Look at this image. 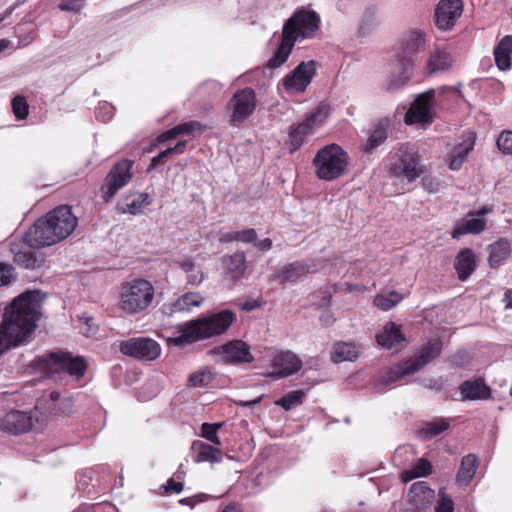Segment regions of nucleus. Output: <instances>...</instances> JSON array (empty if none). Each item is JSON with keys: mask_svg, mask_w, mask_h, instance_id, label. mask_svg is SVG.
<instances>
[{"mask_svg": "<svg viewBox=\"0 0 512 512\" xmlns=\"http://www.w3.org/2000/svg\"><path fill=\"white\" fill-rule=\"evenodd\" d=\"M222 426L223 423H203L200 428V435L215 445H221L217 432Z\"/></svg>", "mask_w": 512, "mask_h": 512, "instance_id": "obj_47", "label": "nucleus"}, {"mask_svg": "<svg viewBox=\"0 0 512 512\" xmlns=\"http://www.w3.org/2000/svg\"><path fill=\"white\" fill-rule=\"evenodd\" d=\"M212 496L206 493H198L191 497H186L179 500L181 505L189 506L190 508H194L197 504L205 502L211 499Z\"/></svg>", "mask_w": 512, "mask_h": 512, "instance_id": "obj_53", "label": "nucleus"}, {"mask_svg": "<svg viewBox=\"0 0 512 512\" xmlns=\"http://www.w3.org/2000/svg\"><path fill=\"white\" fill-rule=\"evenodd\" d=\"M309 272L310 267L307 263L304 261H295L286 265L277 273L276 277L280 280V283L294 284Z\"/></svg>", "mask_w": 512, "mask_h": 512, "instance_id": "obj_29", "label": "nucleus"}, {"mask_svg": "<svg viewBox=\"0 0 512 512\" xmlns=\"http://www.w3.org/2000/svg\"><path fill=\"white\" fill-rule=\"evenodd\" d=\"M261 305H262V302L259 299H246L241 304V309L244 311H252L256 308L261 307Z\"/></svg>", "mask_w": 512, "mask_h": 512, "instance_id": "obj_60", "label": "nucleus"}, {"mask_svg": "<svg viewBox=\"0 0 512 512\" xmlns=\"http://www.w3.org/2000/svg\"><path fill=\"white\" fill-rule=\"evenodd\" d=\"M415 372L416 370H414L409 360L405 361L404 363L395 365L375 380V389L378 391L383 390L388 385L394 384L400 381L406 375H411Z\"/></svg>", "mask_w": 512, "mask_h": 512, "instance_id": "obj_26", "label": "nucleus"}, {"mask_svg": "<svg viewBox=\"0 0 512 512\" xmlns=\"http://www.w3.org/2000/svg\"><path fill=\"white\" fill-rule=\"evenodd\" d=\"M178 136V131L176 130V127H173L165 132H163L161 135L158 136V141L160 143L166 142L168 140L174 139Z\"/></svg>", "mask_w": 512, "mask_h": 512, "instance_id": "obj_62", "label": "nucleus"}, {"mask_svg": "<svg viewBox=\"0 0 512 512\" xmlns=\"http://www.w3.org/2000/svg\"><path fill=\"white\" fill-rule=\"evenodd\" d=\"M317 62L314 60L300 62L283 79L282 85L290 94L303 93L316 75Z\"/></svg>", "mask_w": 512, "mask_h": 512, "instance_id": "obj_11", "label": "nucleus"}, {"mask_svg": "<svg viewBox=\"0 0 512 512\" xmlns=\"http://www.w3.org/2000/svg\"><path fill=\"white\" fill-rule=\"evenodd\" d=\"M435 90L429 89L417 96L406 114V122L426 123L431 121V108Z\"/></svg>", "mask_w": 512, "mask_h": 512, "instance_id": "obj_17", "label": "nucleus"}, {"mask_svg": "<svg viewBox=\"0 0 512 512\" xmlns=\"http://www.w3.org/2000/svg\"><path fill=\"white\" fill-rule=\"evenodd\" d=\"M186 141H179L173 147H169L163 151H161L158 155L154 156L151 159V163L149 165V170L155 168L159 164H163L167 161L168 158L174 155H180L185 151Z\"/></svg>", "mask_w": 512, "mask_h": 512, "instance_id": "obj_41", "label": "nucleus"}, {"mask_svg": "<svg viewBox=\"0 0 512 512\" xmlns=\"http://www.w3.org/2000/svg\"><path fill=\"white\" fill-rule=\"evenodd\" d=\"M166 491H173L175 493H180L183 490V482L175 481L173 478L169 479L166 485Z\"/></svg>", "mask_w": 512, "mask_h": 512, "instance_id": "obj_61", "label": "nucleus"}, {"mask_svg": "<svg viewBox=\"0 0 512 512\" xmlns=\"http://www.w3.org/2000/svg\"><path fill=\"white\" fill-rule=\"evenodd\" d=\"M272 366L275 371L271 375L279 379L298 372L302 367V361L296 354L286 351L274 357Z\"/></svg>", "mask_w": 512, "mask_h": 512, "instance_id": "obj_20", "label": "nucleus"}, {"mask_svg": "<svg viewBox=\"0 0 512 512\" xmlns=\"http://www.w3.org/2000/svg\"><path fill=\"white\" fill-rule=\"evenodd\" d=\"M497 146L504 154H512V131L502 132L497 139Z\"/></svg>", "mask_w": 512, "mask_h": 512, "instance_id": "obj_51", "label": "nucleus"}, {"mask_svg": "<svg viewBox=\"0 0 512 512\" xmlns=\"http://www.w3.org/2000/svg\"><path fill=\"white\" fill-rule=\"evenodd\" d=\"M422 183L429 192H436L438 190L439 183L431 177H424Z\"/></svg>", "mask_w": 512, "mask_h": 512, "instance_id": "obj_63", "label": "nucleus"}, {"mask_svg": "<svg viewBox=\"0 0 512 512\" xmlns=\"http://www.w3.org/2000/svg\"><path fill=\"white\" fill-rule=\"evenodd\" d=\"M304 399H305L304 391L294 390V391L287 393L280 399H278L275 402V404L277 406H280L281 408H283L286 411H290V410L296 408L297 406L301 405L303 403Z\"/></svg>", "mask_w": 512, "mask_h": 512, "instance_id": "obj_42", "label": "nucleus"}, {"mask_svg": "<svg viewBox=\"0 0 512 512\" xmlns=\"http://www.w3.org/2000/svg\"><path fill=\"white\" fill-rule=\"evenodd\" d=\"M431 464L426 459H420L411 471H405L402 474L403 480L409 481L417 477H425L431 473Z\"/></svg>", "mask_w": 512, "mask_h": 512, "instance_id": "obj_46", "label": "nucleus"}, {"mask_svg": "<svg viewBox=\"0 0 512 512\" xmlns=\"http://www.w3.org/2000/svg\"><path fill=\"white\" fill-rule=\"evenodd\" d=\"M402 299L403 295L397 291H383L375 296L374 304L379 309L388 311L389 309L396 306Z\"/></svg>", "mask_w": 512, "mask_h": 512, "instance_id": "obj_40", "label": "nucleus"}, {"mask_svg": "<svg viewBox=\"0 0 512 512\" xmlns=\"http://www.w3.org/2000/svg\"><path fill=\"white\" fill-rule=\"evenodd\" d=\"M358 349L354 343L339 342L333 347L331 359L335 363L343 361H355L358 357Z\"/></svg>", "mask_w": 512, "mask_h": 512, "instance_id": "obj_37", "label": "nucleus"}, {"mask_svg": "<svg viewBox=\"0 0 512 512\" xmlns=\"http://www.w3.org/2000/svg\"><path fill=\"white\" fill-rule=\"evenodd\" d=\"M476 267L475 254L470 248H464L456 256L454 268L461 281L467 280Z\"/></svg>", "mask_w": 512, "mask_h": 512, "instance_id": "obj_27", "label": "nucleus"}, {"mask_svg": "<svg viewBox=\"0 0 512 512\" xmlns=\"http://www.w3.org/2000/svg\"><path fill=\"white\" fill-rule=\"evenodd\" d=\"M512 36L506 35L497 44L494 49V58L497 67L500 70L511 68Z\"/></svg>", "mask_w": 512, "mask_h": 512, "instance_id": "obj_32", "label": "nucleus"}, {"mask_svg": "<svg viewBox=\"0 0 512 512\" xmlns=\"http://www.w3.org/2000/svg\"><path fill=\"white\" fill-rule=\"evenodd\" d=\"M40 292L28 290L6 308L0 324V355L29 341L40 316Z\"/></svg>", "mask_w": 512, "mask_h": 512, "instance_id": "obj_1", "label": "nucleus"}, {"mask_svg": "<svg viewBox=\"0 0 512 512\" xmlns=\"http://www.w3.org/2000/svg\"><path fill=\"white\" fill-rule=\"evenodd\" d=\"M440 499L435 507V512H453L454 503L451 497L440 491Z\"/></svg>", "mask_w": 512, "mask_h": 512, "instance_id": "obj_52", "label": "nucleus"}, {"mask_svg": "<svg viewBox=\"0 0 512 512\" xmlns=\"http://www.w3.org/2000/svg\"><path fill=\"white\" fill-rule=\"evenodd\" d=\"M449 427V421L447 419L441 418L439 420L427 422L420 430V433L423 438L431 439L446 431Z\"/></svg>", "mask_w": 512, "mask_h": 512, "instance_id": "obj_43", "label": "nucleus"}, {"mask_svg": "<svg viewBox=\"0 0 512 512\" xmlns=\"http://www.w3.org/2000/svg\"><path fill=\"white\" fill-rule=\"evenodd\" d=\"M12 111L18 120L26 119L29 114V105L23 96L12 99Z\"/></svg>", "mask_w": 512, "mask_h": 512, "instance_id": "obj_49", "label": "nucleus"}, {"mask_svg": "<svg viewBox=\"0 0 512 512\" xmlns=\"http://www.w3.org/2000/svg\"><path fill=\"white\" fill-rule=\"evenodd\" d=\"M154 288L150 282L137 279L123 286L120 308L128 314L144 311L152 303Z\"/></svg>", "mask_w": 512, "mask_h": 512, "instance_id": "obj_7", "label": "nucleus"}, {"mask_svg": "<svg viewBox=\"0 0 512 512\" xmlns=\"http://www.w3.org/2000/svg\"><path fill=\"white\" fill-rule=\"evenodd\" d=\"M425 41V34L421 31H412L409 34L405 48L391 63L389 78L385 85L387 91L398 90L409 82L414 73L416 54L423 48Z\"/></svg>", "mask_w": 512, "mask_h": 512, "instance_id": "obj_4", "label": "nucleus"}, {"mask_svg": "<svg viewBox=\"0 0 512 512\" xmlns=\"http://www.w3.org/2000/svg\"><path fill=\"white\" fill-rule=\"evenodd\" d=\"M232 109L230 122L233 125L242 123L251 116L256 108V93L250 87H245L235 92L228 103Z\"/></svg>", "mask_w": 512, "mask_h": 512, "instance_id": "obj_13", "label": "nucleus"}, {"mask_svg": "<svg viewBox=\"0 0 512 512\" xmlns=\"http://www.w3.org/2000/svg\"><path fill=\"white\" fill-rule=\"evenodd\" d=\"M38 367L47 373L64 371L79 379L87 369V362L81 356H73L68 352L59 351L40 358Z\"/></svg>", "mask_w": 512, "mask_h": 512, "instance_id": "obj_8", "label": "nucleus"}, {"mask_svg": "<svg viewBox=\"0 0 512 512\" xmlns=\"http://www.w3.org/2000/svg\"><path fill=\"white\" fill-rule=\"evenodd\" d=\"M321 24L317 12L306 8L295 11L283 24L280 43L273 56L267 61L270 70L281 67L288 60L295 43L315 36Z\"/></svg>", "mask_w": 512, "mask_h": 512, "instance_id": "obj_2", "label": "nucleus"}, {"mask_svg": "<svg viewBox=\"0 0 512 512\" xmlns=\"http://www.w3.org/2000/svg\"><path fill=\"white\" fill-rule=\"evenodd\" d=\"M462 12L461 0H441L435 8V24L441 30H450Z\"/></svg>", "mask_w": 512, "mask_h": 512, "instance_id": "obj_16", "label": "nucleus"}, {"mask_svg": "<svg viewBox=\"0 0 512 512\" xmlns=\"http://www.w3.org/2000/svg\"><path fill=\"white\" fill-rule=\"evenodd\" d=\"M328 116V108L324 105L318 106L309 116L298 124H292L289 128L287 146L290 153H294L307 141Z\"/></svg>", "mask_w": 512, "mask_h": 512, "instance_id": "obj_9", "label": "nucleus"}, {"mask_svg": "<svg viewBox=\"0 0 512 512\" xmlns=\"http://www.w3.org/2000/svg\"><path fill=\"white\" fill-rule=\"evenodd\" d=\"M119 350L126 356L145 361L155 360L161 353L158 342L147 337H135L122 341Z\"/></svg>", "mask_w": 512, "mask_h": 512, "instance_id": "obj_12", "label": "nucleus"}, {"mask_svg": "<svg viewBox=\"0 0 512 512\" xmlns=\"http://www.w3.org/2000/svg\"><path fill=\"white\" fill-rule=\"evenodd\" d=\"M377 9L375 6H369L365 9L363 14L362 23L360 25V31H364L366 27L371 26L375 22Z\"/></svg>", "mask_w": 512, "mask_h": 512, "instance_id": "obj_55", "label": "nucleus"}, {"mask_svg": "<svg viewBox=\"0 0 512 512\" xmlns=\"http://www.w3.org/2000/svg\"><path fill=\"white\" fill-rule=\"evenodd\" d=\"M488 262L491 268L498 267L511 253L510 242L505 238H500L488 246Z\"/></svg>", "mask_w": 512, "mask_h": 512, "instance_id": "obj_33", "label": "nucleus"}, {"mask_svg": "<svg viewBox=\"0 0 512 512\" xmlns=\"http://www.w3.org/2000/svg\"><path fill=\"white\" fill-rule=\"evenodd\" d=\"M223 353L226 363H251L254 361L253 355L250 353L249 345L242 340L230 341L218 348Z\"/></svg>", "mask_w": 512, "mask_h": 512, "instance_id": "obj_19", "label": "nucleus"}, {"mask_svg": "<svg viewBox=\"0 0 512 512\" xmlns=\"http://www.w3.org/2000/svg\"><path fill=\"white\" fill-rule=\"evenodd\" d=\"M31 249L25 243L11 246V252L14 255L13 260L19 267L34 270L42 266L45 260L43 254L33 252Z\"/></svg>", "mask_w": 512, "mask_h": 512, "instance_id": "obj_21", "label": "nucleus"}, {"mask_svg": "<svg viewBox=\"0 0 512 512\" xmlns=\"http://www.w3.org/2000/svg\"><path fill=\"white\" fill-rule=\"evenodd\" d=\"M471 355L468 351L461 349L458 350L448 357V362L456 367L464 368L471 362Z\"/></svg>", "mask_w": 512, "mask_h": 512, "instance_id": "obj_50", "label": "nucleus"}, {"mask_svg": "<svg viewBox=\"0 0 512 512\" xmlns=\"http://www.w3.org/2000/svg\"><path fill=\"white\" fill-rule=\"evenodd\" d=\"M222 265L226 273L231 275V279L237 281L246 271V256L243 251H236L232 255H226L222 258Z\"/></svg>", "mask_w": 512, "mask_h": 512, "instance_id": "obj_28", "label": "nucleus"}, {"mask_svg": "<svg viewBox=\"0 0 512 512\" xmlns=\"http://www.w3.org/2000/svg\"><path fill=\"white\" fill-rule=\"evenodd\" d=\"M60 399L61 394L58 391L45 392L41 399H38L36 407H40L43 403L50 401V404L47 406V410L50 413H56L62 410V407L59 404Z\"/></svg>", "mask_w": 512, "mask_h": 512, "instance_id": "obj_48", "label": "nucleus"}, {"mask_svg": "<svg viewBox=\"0 0 512 512\" xmlns=\"http://www.w3.org/2000/svg\"><path fill=\"white\" fill-rule=\"evenodd\" d=\"M424 172L425 166L422 164L418 151L409 144H403L399 147L389 165L390 175L407 182L415 181Z\"/></svg>", "mask_w": 512, "mask_h": 512, "instance_id": "obj_6", "label": "nucleus"}, {"mask_svg": "<svg viewBox=\"0 0 512 512\" xmlns=\"http://www.w3.org/2000/svg\"><path fill=\"white\" fill-rule=\"evenodd\" d=\"M474 142H466L464 145H460L457 147L452 154V158L450 160L449 167L452 170H457L461 167L462 163L465 161L469 152L473 149Z\"/></svg>", "mask_w": 512, "mask_h": 512, "instance_id": "obj_45", "label": "nucleus"}, {"mask_svg": "<svg viewBox=\"0 0 512 512\" xmlns=\"http://www.w3.org/2000/svg\"><path fill=\"white\" fill-rule=\"evenodd\" d=\"M133 165V160L122 159L112 166L101 186L104 202H109L118 190L122 189L130 182L133 176Z\"/></svg>", "mask_w": 512, "mask_h": 512, "instance_id": "obj_10", "label": "nucleus"}, {"mask_svg": "<svg viewBox=\"0 0 512 512\" xmlns=\"http://www.w3.org/2000/svg\"><path fill=\"white\" fill-rule=\"evenodd\" d=\"M410 504L418 509L426 511L432 505L435 497V492L426 482L420 481L412 484L408 493Z\"/></svg>", "mask_w": 512, "mask_h": 512, "instance_id": "obj_25", "label": "nucleus"}, {"mask_svg": "<svg viewBox=\"0 0 512 512\" xmlns=\"http://www.w3.org/2000/svg\"><path fill=\"white\" fill-rule=\"evenodd\" d=\"M192 449L195 452V462H220L222 459V451L214 446L205 442L196 440L192 444Z\"/></svg>", "mask_w": 512, "mask_h": 512, "instance_id": "obj_31", "label": "nucleus"}, {"mask_svg": "<svg viewBox=\"0 0 512 512\" xmlns=\"http://www.w3.org/2000/svg\"><path fill=\"white\" fill-rule=\"evenodd\" d=\"M348 154L337 144L321 148L313 159L316 175L319 179L333 181L341 177L348 165Z\"/></svg>", "mask_w": 512, "mask_h": 512, "instance_id": "obj_5", "label": "nucleus"}, {"mask_svg": "<svg viewBox=\"0 0 512 512\" xmlns=\"http://www.w3.org/2000/svg\"><path fill=\"white\" fill-rule=\"evenodd\" d=\"M203 300L204 298L198 293H185L166 308V313L173 314L175 312L189 311L192 307H199Z\"/></svg>", "mask_w": 512, "mask_h": 512, "instance_id": "obj_35", "label": "nucleus"}, {"mask_svg": "<svg viewBox=\"0 0 512 512\" xmlns=\"http://www.w3.org/2000/svg\"><path fill=\"white\" fill-rule=\"evenodd\" d=\"M31 427L32 418L27 412L10 410L0 417V429L8 433H25Z\"/></svg>", "mask_w": 512, "mask_h": 512, "instance_id": "obj_18", "label": "nucleus"}, {"mask_svg": "<svg viewBox=\"0 0 512 512\" xmlns=\"http://www.w3.org/2000/svg\"><path fill=\"white\" fill-rule=\"evenodd\" d=\"M46 219L50 223V228L59 237V241L66 239L76 228L78 220L73 215L71 208L67 205H61L46 214Z\"/></svg>", "mask_w": 512, "mask_h": 512, "instance_id": "obj_14", "label": "nucleus"}, {"mask_svg": "<svg viewBox=\"0 0 512 512\" xmlns=\"http://www.w3.org/2000/svg\"><path fill=\"white\" fill-rule=\"evenodd\" d=\"M485 228L486 219L477 217L469 211L462 219L455 223L450 234L453 239H459L461 236L466 234H480L485 230Z\"/></svg>", "mask_w": 512, "mask_h": 512, "instance_id": "obj_24", "label": "nucleus"}, {"mask_svg": "<svg viewBox=\"0 0 512 512\" xmlns=\"http://www.w3.org/2000/svg\"><path fill=\"white\" fill-rule=\"evenodd\" d=\"M25 244L30 248H42L59 242V237L50 228L46 217L39 218L24 236Z\"/></svg>", "mask_w": 512, "mask_h": 512, "instance_id": "obj_15", "label": "nucleus"}, {"mask_svg": "<svg viewBox=\"0 0 512 512\" xmlns=\"http://www.w3.org/2000/svg\"><path fill=\"white\" fill-rule=\"evenodd\" d=\"M254 246L257 250L266 252L272 248V240L270 238H265L260 241H255Z\"/></svg>", "mask_w": 512, "mask_h": 512, "instance_id": "obj_64", "label": "nucleus"}, {"mask_svg": "<svg viewBox=\"0 0 512 512\" xmlns=\"http://www.w3.org/2000/svg\"><path fill=\"white\" fill-rule=\"evenodd\" d=\"M451 64V57L448 53L442 50H435L429 56L427 61V73L432 75L439 71H444L449 68Z\"/></svg>", "mask_w": 512, "mask_h": 512, "instance_id": "obj_38", "label": "nucleus"}, {"mask_svg": "<svg viewBox=\"0 0 512 512\" xmlns=\"http://www.w3.org/2000/svg\"><path fill=\"white\" fill-rule=\"evenodd\" d=\"M14 278V268L10 264L0 262V286L10 284Z\"/></svg>", "mask_w": 512, "mask_h": 512, "instance_id": "obj_54", "label": "nucleus"}, {"mask_svg": "<svg viewBox=\"0 0 512 512\" xmlns=\"http://www.w3.org/2000/svg\"><path fill=\"white\" fill-rule=\"evenodd\" d=\"M175 127H176V130L178 131V135H182V134H190L194 130H201L202 124L197 121H190V122L179 124Z\"/></svg>", "mask_w": 512, "mask_h": 512, "instance_id": "obj_57", "label": "nucleus"}, {"mask_svg": "<svg viewBox=\"0 0 512 512\" xmlns=\"http://www.w3.org/2000/svg\"><path fill=\"white\" fill-rule=\"evenodd\" d=\"M461 400H488L492 397L491 388L486 385L482 378L465 380L459 386Z\"/></svg>", "mask_w": 512, "mask_h": 512, "instance_id": "obj_23", "label": "nucleus"}, {"mask_svg": "<svg viewBox=\"0 0 512 512\" xmlns=\"http://www.w3.org/2000/svg\"><path fill=\"white\" fill-rule=\"evenodd\" d=\"M203 279H204V274L199 267L195 268L193 272L187 273V283L188 284L199 285L202 283Z\"/></svg>", "mask_w": 512, "mask_h": 512, "instance_id": "obj_59", "label": "nucleus"}, {"mask_svg": "<svg viewBox=\"0 0 512 512\" xmlns=\"http://www.w3.org/2000/svg\"><path fill=\"white\" fill-rule=\"evenodd\" d=\"M477 467L478 459L474 454L464 456L456 476V483L460 486H467L472 481Z\"/></svg>", "mask_w": 512, "mask_h": 512, "instance_id": "obj_34", "label": "nucleus"}, {"mask_svg": "<svg viewBox=\"0 0 512 512\" xmlns=\"http://www.w3.org/2000/svg\"><path fill=\"white\" fill-rule=\"evenodd\" d=\"M150 203L151 200L147 193H138L131 201H128V198H126L125 202H119L117 204V210L122 214L129 213L131 215H137Z\"/></svg>", "mask_w": 512, "mask_h": 512, "instance_id": "obj_36", "label": "nucleus"}, {"mask_svg": "<svg viewBox=\"0 0 512 512\" xmlns=\"http://www.w3.org/2000/svg\"><path fill=\"white\" fill-rule=\"evenodd\" d=\"M376 341L380 346L392 349L405 341V337L401 332L400 326L394 322H388L384 327V331L376 335Z\"/></svg>", "mask_w": 512, "mask_h": 512, "instance_id": "obj_30", "label": "nucleus"}, {"mask_svg": "<svg viewBox=\"0 0 512 512\" xmlns=\"http://www.w3.org/2000/svg\"><path fill=\"white\" fill-rule=\"evenodd\" d=\"M238 233V241L249 244V243H255L257 240V233L256 230L253 228H247L242 231H237Z\"/></svg>", "mask_w": 512, "mask_h": 512, "instance_id": "obj_56", "label": "nucleus"}, {"mask_svg": "<svg viewBox=\"0 0 512 512\" xmlns=\"http://www.w3.org/2000/svg\"><path fill=\"white\" fill-rule=\"evenodd\" d=\"M387 127L388 121H380L374 126L365 145L364 150L366 153H372L375 148L387 139Z\"/></svg>", "mask_w": 512, "mask_h": 512, "instance_id": "obj_39", "label": "nucleus"}, {"mask_svg": "<svg viewBox=\"0 0 512 512\" xmlns=\"http://www.w3.org/2000/svg\"><path fill=\"white\" fill-rule=\"evenodd\" d=\"M81 8V0H63L59 4V9L62 11L79 12Z\"/></svg>", "mask_w": 512, "mask_h": 512, "instance_id": "obj_58", "label": "nucleus"}, {"mask_svg": "<svg viewBox=\"0 0 512 512\" xmlns=\"http://www.w3.org/2000/svg\"><path fill=\"white\" fill-rule=\"evenodd\" d=\"M236 320L230 310H222L208 316L198 317L185 322L180 327L181 334L168 338V344L182 347L186 344L212 338L225 333Z\"/></svg>", "mask_w": 512, "mask_h": 512, "instance_id": "obj_3", "label": "nucleus"}, {"mask_svg": "<svg viewBox=\"0 0 512 512\" xmlns=\"http://www.w3.org/2000/svg\"><path fill=\"white\" fill-rule=\"evenodd\" d=\"M442 349V340L440 338H432L420 348L418 355L411 357L408 360L417 372L425 365L436 359L441 354Z\"/></svg>", "mask_w": 512, "mask_h": 512, "instance_id": "obj_22", "label": "nucleus"}, {"mask_svg": "<svg viewBox=\"0 0 512 512\" xmlns=\"http://www.w3.org/2000/svg\"><path fill=\"white\" fill-rule=\"evenodd\" d=\"M214 379V374L209 368H203L198 372L191 374L188 378V385L190 387H207Z\"/></svg>", "mask_w": 512, "mask_h": 512, "instance_id": "obj_44", "label": "nucleus"}]
</instances>
